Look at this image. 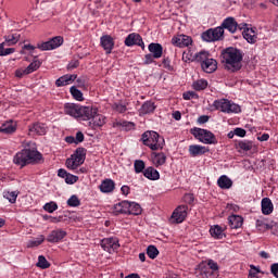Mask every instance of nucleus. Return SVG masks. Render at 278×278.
Segmentation results:
<instances>
[{
  "label": "nucleus",
  "instance_id": "1",
  "mask_svg": "<svg viewBox=\"0 0 278 278\" xmlns=\"http://www.w3.org/2000/svg\"><path fill=\"white\" fill-rule=\"evenodd\" d=\"M225 29L230 34H236V31H238V22L235 17H226L220 26L205 30L202 34V40L205 42H217L218 40H224Z\"/></svg>",
  "mask_w": 278,
  "mask_h": 278
},
{
  "label": "nucleus",
  "instance_id": "2",
  "mask_svg": "<svg viewBox=\"0 0 278 278\" xmlns=\"http://www.w3.org/2000/svg\"><path fill=\"white\" fill-rule=\"evenodd\" d=\"M223 63L227 71L230 73H238L242 68V51L237 48H227L223 51Z\"/></svg>",
  "mask_w": 278,
  "mask_h": 278
},
{
  "label": "nucleus",
  "instance_id": "3",
  "mask_svg": "<svg viewBox=\"0 0 278 278\" xmlns=\"http://www.w3.org/2000/svg\"><path fill=\"white\" fill-rule=\"evenodd\" d=\"M42 160V154L38 152V150L24 149L21 152H17L13 157L14 164L17 166H27V164H31L33 162H38Z\"/></svg>",
  "mask_w": 278,
  "mask_h": 278
},
{
  "label": "nucleus",
  "instance_id": "4",
  "mask_svg": "<svg viewBox=\"0 0 278 278\" xmlns=\"http://www.w3.org/2000/svg\"><path fill=\"white\" fill-rule=\"evenodd\" d=\"M65 114L77 118L78 121H90L92 116V106H83L75 103L65 104Z\"/></svg>",
  "mask_w": 278,
  "mask_h": 278
},
{
  "label": "nucleus",
  "instance_id": "5",
  "mask_svg": "<svg viewBox=\"0 0 278 278\" xmlns=\"http://www.w3.org/2000/svg\"><path fill=\"white\" fill-rule=\"evenodd\" d=\"M141 140L146 147L152 151H157L164 147V138H160V134L155 131H146L141 136Z\"/></svg>",
  "mask_w": 278,
  "mask_h": 278
},
{
  "label": "nucleus",
  "instance_id": "6",
  "mask_svg": "<svg viewBox=\"0 0 278 278\" xmlns=\"http://www.w3.org/2000/svg\"><path fill=\"white\" fill-rule=\"evenodd\" d=\"M214 110H220L224 114H240V105L227 99H219L213 102Z\"/></svg>",
  "mask_w": 278,
  "mask_h": 278
},
{
  "label": "nucleus",
  "instance_id": "7",
  "mask_svg": "<svg viewBox=\"0 0 278 278\" xmlns=\"http://www.w3.org/2000/svg\"><path fill=\"white\" fill-rule=\"evenodd\" d=\"M84 162H86V149L78 148L71 157L66 160L65 164L70 170H77Z\"/></svg>",
  "mask_w": 278,
  "mask_h": 278
},
{
  "label": "nucleus",
  "instance_id": "8",
  "mask_svg": "<svg viewBox=\"0 0 278 278\" xmlns=\"http://www.w3.org/2000/svg\"><path fill=\"white\" fill-rule=\"evenodd\" d=\"M191 134L194 136V138H197V140L203 142V144H216V142H218L216 140V136L207 129L192 128Z\"/></svg>",
  "mask_w": 278,
  "mask_h": 278
},
{
  "label": "nucleus",
  "instance_id": "9",
  "mask_svg": "<svg viewBox=\"0 0 278 278\" xmlns=\"http://www.w3.org/2000/svg\"><path fill=\"white\" fill-rule=\"evenodd\" d=\"M62 45H64V38L56 36L48 41L38 43L37 49H40V51H53V49H58V47H62Z\"/></svg>",
  "mask_w": 278,
  "mask_h": 278
},
{
  "label": "nucleus",
  "instance_id": "10",
  "mask_svg": "<svg viewBox=\"0 0 278 278\" xmlns=\"http://www.w3.org/2000/svg\"><path fill=\"white\" fill-rule=\"evenodd\" d=\"M101 247L103 251H106L108 253H114V251H118V249H121L118 239L114 237L102 239Z\"/></svg>",
  "mask_w": 278,
  "mask_h": 278
},
{
  "label": "nucleus",
  "instance_id": "11",
  "mask_svg": "<svg viewBox=\"0 0 278 278\" xmlns=\"http://www.w3.org/2000/svg\"><path fill=\"white\" fill-rule=\"evenodd\" d=\"M98 112L99 110L92 108V114L89 116V125L93 129H96V127H103L105 123V116L99 114Z\"/></svg>",
  "mask_w": 278,
  "mask_h": 278
},
{
  "label": "nucleus",
  "instance_id": "12",
  "mask_svg": "<svg viewBox=\"0 0 278 278\" xmlns=\"http://www.w3.org/2000/svg\"><path fill=\"white\" fill-rule=\"evenodd\" d=\"M126 47H141L142 51H144V41L142 37L136 33L129 34L125 39Z\"/></svg>",
  "mask_w": 278,
  "mask_h": 278
},
{
  "label": "nucleus",
  "instance_id": "13",
  "mask_svg": "<svg viewBox=\"0 0 278 278\" xmlns=\"http://www.w3.org/2000/svg\"><path fill=\"white\" fill-rule=\"evenodd\" d=\"M188 216V205H179L172 214L173 220L175 223H184Z\"/></svg>",
  "mask_w": 278,
  "mask_h": 278
},
{
  "label": "nucleus",
  "instance_id": "14",
  "mask_svg": "<svg viewBox=\"0 0 278 278\" xmlns=\"http://www.w3.org/2000/svg\"><path fill=\"white\" fill-rule=\"evenodd\" d=\"M172 45L174 47H190L192 45V38L188 35H178L172 38Z\"/></svg>",
  "mask_w": 278,
  "mask_h": 278
},
{
  "label": "nucleus",
  "instance_id": "15",
  "mask_svg": "<svg viewBox=\"0 0 278 278\" xmlns=\"http://www.w3.org/2000/svg\"><path fill=\"white\" fill-rule=\"evenodd\" d=\"M66 238V231L62 229L52 230L49 236L47 237V241L51 242L52 244H55L58 242H61V240H64Z\"/></svg>",
  "mask_w": 278,
  "mask_h": 278
},
{
  "label": "nucleus",
  "instance_id": "16",
  "mask_svg": "<svg viewBox=\"0 0 278 278\" xmlns=\"http://www.w3.org/2000/svg\"><path fill=\"white\" fill-rule=\"evenodd\" d=\"M101 47L104 49L106 54L112 53V49H114V38L110 35H104L100 38Z\"/></svg>",
  "mask_w": 278,
  "mask_h": 278
},
{
  "label": "nucleus",
  "instance_id": "17",
  "mask_svg": "<svg viewBox=\"0 0 278 278\" xmlns=\"http://www.w3.org/2000/svg\"><path fill=\"white\" fill-rule=\"evenodd\" d=\"M30 136H45L47 134V126L42 123H35L28 129Z\"/></svg>",
  "mask_w": 278,
  "mask_h": 278
},
{
  "label": "nucleus",
  "instance_id": "18",
  "mask_svg": "<svg viewBox=\"0 0 278 278\" xmlns=\"http://www.w3.org/2000/svg\"><path fill=\"white\" fill-rule=\"evenodd\" d=\"M210 149H207L204 146L199 144H192L189 146V153L191 157H197L198 155H205V153H208Z\"/></svg>",
  "mask_w": 278,
  "mask_h": 278
},
{
  "label": "nucleus",
  "instance_id": "19",
  "mask_svg": "<svg viewBox=\"0 0 278 278\" xmlns=\"http://www.w3.org/2000/svg\"><path fill=\"white\" fill-rule=\"evenodd\" d=\"M76 79H77V75L66 74L64 76H61L59 79H56L55 86L58 88H62V86H68L70 84H73V81Z\"/></svg>",
  "mask_w": 278,
  "mask_h": 278
},
{
  "label": "nucleus",
  "instance_id": "20",
  "mask_svg": "<svg viewBox=\"0 0 278 278\" xmlns=\"http://www.w3.org/2000/svg\"><path fill=\"white\" fill-rule=\"evenodd\" d=\"M148 49L155 60H160L164 53V48L160 43L152 42L148 46Z\"/></svg>",
  "mask_w": 278,
  "mask_h": 278
},
{
  "label": "nucleus",
  "instance_id": "21",
  "mask_svg": "<svg viewBox=\"0 0 278 278\" xmlns=\"http://www.w3.org/2000/svg\"><path fill=\"white\" fill-rule=\"evenodd\" d=\"M201 68L204 71V73H214V71L218 68V63L216 60L210 58L201 64Z\"/></svg>",
  "mask_w": 278,
  "mask_h": 278
},
{
  "label": "nucleus",
  "instance_id": "22",
  "mask_svg": "<svg viewBox=\"0 0 278 278\" xmlns=\"http://www.w3.org/2000/svg\"><path fill=\"white\" fill-rule=\"evenodd\" d=\"M242 36L250 45H255L257 42V35L253 28H244Z\"/></svg>",
  "mask_w": 278,
  "mask_h": 278
},
{
  "label": "nucleus",
  "instance_id": "23",
  "mask_svg": "<svg viewBox=\"0 0 278 278\" xmlns=\"http://www.w3.org/2000/svg\"><path fill=\"white\" fill-rule=\"evenodd\" d=\"M114 188H116V184L110 178L104 179L100 185V191L105 194L114 192Z\"/></svg>",
  "mask_w": 278,
  "mask_h": 278
},
{
  "label": "nucleus",
  "instance_id": "24",
  "mask_svg": "<svg viewBox=\"0 0 278 278\" xmlns=\"http://www.w3.org/2000/svg\"><path fill=\"white\" fill-rule=\"evenodd\" d=\"M243 223L244 219L240 215H231L228 217V224L230 229H240Z\"/></svg>",
  "mask_w": 278,
  "mask_h": 278
},
{
  "label": "nucleus",
  "instance_id": "25",
  "mask_svg": "<svg viewBox=\"0 0 278 278\" xmlns=\"http://www.w3.org/2000/svg\"><path fill=\"white\" fill-rule=\"evenodd\" d=\"M114 214H129V201H122L114 205Z\"/></svg>",
  "mask_w": 278,
  "mask_h": 278
},
{
  "label": "nucleus",
  "instance_id": "26",
  "mask_svg": "<svg viewBox=\"0 0 278 278\" xmlns=\"http://www.w3.org/2000/svg\"><path fill=\"white\" fill-rule=\"evenodd\" d=\"M262 213L265 215V216H268L269 214H273V201H270V198H264L262 200Z\"/></svg>",
  "mask_w": 278,
  "mask_h": 278
},
{
  "label": "nucleus",
  "instance_id": "27",
  "mask_svg": "<svg viewBox=\"0 0 278 278\" xmlns=\"http://www.w3.org/2000/svg\"><path fill=\"white\" fill-rule=\"evenodd\" d=\"M217 186L222 188V190H229L231 186H233V181L227 177V175H223L217 179Z\"/></svg>",
  "mask_w": 278,
  "mask_h": 278
},
{
  "label": "nucleus",
  "instance_id": "28",
  "mask_svg": "<svg viewBox=\"0 0 278 278\" xmlns=\"http://www.w3.org/2000/svg\"><path fill=\"white\" fill-rule=\"evenodd\" d=\"M143 176L151 181H157L160 179V172L153 167H148L143 170Z\"/></svg>",
  "mask_w": 278,
  "mask_h": 278
},
{
  "label": "nucleus",
  "instance_id": "29",
  "mask_svg": "<svg viewBox=\"0 0 278 278\" xmlns=\"http://www.w3.org/2000/svg\"><path fill=\"white\" fill-rule=\"evenodd\" d=\"M14 131H16V123L12 121L3 123L0 127L2 134H14Z\"/></svg>",
  "mask_w": 278,
  "mask_h": 278
},
{
  "label": "nucleus",
  "instance_id": "30",
  "mask_svg": "<svg viewBox=\"0 0 278 278\" xmlns=\"http://www.w3.org/2000/svg\"><path fill=\"white\" fill-rule=\"evenodd\" d=\"M210 233L212 238H215L216 240H223V238H225V232H223V227L218 225L211 227Z\"/></svg>",
  "mask_w": 278,
  "mask_h": 278
},
{
  "label": "nucleus",
  "instance_id": "31",
  "mask_svg": "<svg viewBox=\"0 0 278 278\" xmlns=\"http://www.w3.org/2000/svg\"><path fill=\"white\" fill-rule=\"evenodd\" d=\"M21 40V35L18 33L10 34L4 36V42L8 47H12V45H16Z\"/></svg>",
  "mask_w": 278,
  "mask_h": 278
},
{
  "label": "nucleus",
  "instance_id": "32",
  "mask_svg": "<svg viewBox=\"0 0 278 278\" xmlns=\"http://www.w3.org/2000/svg\"><path fill=\"white\" fill-rule=\"evenodd\" d=\"M128 214L140 216V214H142V207L136 202H129Z\"/></svg>",
  "mask_w": 278,
  "mask_h": 278
},
{
  "label": "nucleus",
  "instance_id": "33",
  "mask_svg": "<svg viewBox=\"0 0 278 278\" xmlns=\"http://www.w3.org/2000/svg\"><path fill=\"white\" fill-rule=\"evenodd\" d=\"M154 111H155V104L151 101L144 102L139 110L140 114H151V112H154Z\"/></svg>",
  "mask_w": 278,
  "mask_h": 278
},
{
  "label": "nucleus",
  "instance_id": "34",
  "mask_svg": "<svg viewBox=\"0 0 278 278\" xmlns=\"http://www.w3.org/2000/svg\"><path fill=\"white\" fill-rule=\"evenodd\" d=\"M207 266L208 267H203L201 269L202 277H205V271L204 270H210L211 273H216L218 270V263L214 262V260H208L207 261Z\"/></svg>",
  "mask_w": 278,
  "mask_h": 278
},
{
  "label": "nucleus",
  "instance_id": "35",
  "mask_svg": "<svg viewBox=\"0 0 278 278\" xmlns=\"http://www.w3.org/2000/svg\"><path fill=\"white\" fill-rule=\"evenodd\" d=\"M153 164L164 166V164H166V154H164V152L154 154Z\"/></svg>",
  "mask_w": 278,
  "mask_h": 278
},
{
  "label": "nucleus",
  "instance_id": "36",
  "mask_svg": "<svg viewBox=\"0 0 278 278\" xmlns=\"http://www.w3.org/2000/svg\"><path fill=\"white\" fill-rule=\"evenodd\" d=\"M114 127H122L125 131H131L136 127V124L132 122H117L114 124Z\"/></svg>",
  "mask_w": 278,
  "mask_h": 278
},
{
  "label": "nucleus",
  "instance_id": "37",
  "mask_svg": "<svg viewBox=\"0 0 278 278\" xmlns=\"http://www.w3.org/2000/svg\"><path fill=\"white\" fill-rule=\"evenodd\" d=\"M70 92L76 101H84V93L77 87H71Z\"/></svg>",
  "mask_w": 278,
  "mask_h": 278
},
{
  "label": "nucleus",
  "instance_id": "38",
  "mask_svg": "<svg viewBox=\"0 0 278 278\" xmlns=\"http://www.w3.org/2000/svg\"><path fill=\"white\" fill-rule=\"evenodd\" d=\"M147 255L150 257V260H155L157 255H160V250L155 245H149L147 248Z\"/></svg>",
  "mask_w": 278,
  "mask_h": 278
},
{
  "label": "nucleus",
  "instance_id": "39",
  "mask_svg": "<svg viewBox=\"0 0 278 278\" xmlns=\"http://www.w3.org/2000/svg\"><path fill=\"white\" fill-rule=\"evenodd\" d=\"M42 63H40V61L35 60L33 61L27 67H26V73L28 75H31V73H34L35 71H38L40 68V65Z\"/></svg>",
  "mask_w": 278,
  "mask_h": 278
},
{
  "label": "nucleus",
  "instance_id": "40",
  "mask_svg": "<svg viewBox=\"0 0 278 278\" xmlns=\"http://www.w3.org/2000/svg\"><path fill=\"white\" fill-rule=\"evenodd\" d=\"M193 90H205L207 88V80L199 79L192 85Z\"/></svg>",
  "mask_w": 278,
  "mask_h": 278
},
{
  "label": "nucleus",
  "instance_id": "41",
  "mask_svg": "<svg viewBox=\"0 0 278 278\" xmlns=\"http://www.w3.org/2000/svg\"><path fill=\"white\" fill-rule=\"evenodd\" d=\"M194 58L202 65L210 59V53L201 51L200 53L195 54Z\"/></svg>",
  "mask_w": 278,
  "mask_h": 278
},
{
  "label": "nucleus",
  "instance_id": "42",
  "mask_svg": "<svg viewBox=\"0 0 278 278\" xmlns=\"http://www.w3.org/2000/svg\"><path fill=\"white\" fill-rule=\"evenodd\" d=\"M135 173L140 174L144 173L146 164L142 160H136L134 163Z\"/></svg>",
  "mask_w": 278,
  "mask_h": 278
},
{
  "label": "nucleus",
  "instance_id": "43",
  "mask_svg": "<svg viewBox=\"0 0 278 278\" xmlns=\"http://www.w3.org/2000/svg\"><path fill=\"white\" fill-rule=\"evenodd\" d=\"M67 205L70 207H79L81 205V201L79 200V198H77V195H72L67 200Z\"/></svg>",
  "mask_w": 278,
  "mask_h": 278
},
{
  "label": "nucleus",
  "instance_id": "44",
  "mask_svg": "<svg viewBox=\"0 0 278 278\" xmlns=\"http://www.w3.org/2000/svg\"><path fill=\"white\" fill-rule=\"evenodd\" d=\"M36 266L38 268L46 269V268H49V266H51V264L47 262V258L43 255H40L38 257V262H37Z\"/></svg>",
  "mask_w": 278,
  "mask_h": 278
},
{
  "label": "nucleus",
  "instance_id": "45",
  "mask_svg": "<svg viewBox=\"0 0 278 278\" xmlns=\"http://www.w3.org/2000/svg\"><path fill=\"white\" fill-rule=\"evenodd\" d=\"M18 198V192L16 191H7L4 192V199H8L11 203H16V199Z\"/></svg>",
  "mask_w": 278,
  "mask_h": 278
},
{
  "label": "nucleus",
  "instance_id": "46",
  "mask_svg": "<svg viewBox=\"0 0 278 278\" xmlns=\"http://www.w3.org/2000/svg\"><path fill=\"white\" fill-rule=\"evenodd\" d=\"M239 149H241L242 151H251V149H253V142L252 141H240L238 143Z\"/></svg>",
  "mask_w": 278,
  "mask_h": 278
},
{
  "label": "nucleus",
  "instance_id": "47",
  "mask_svg": "<svg viewBox=\"0 0 278 278\" xmlns=\"http://www.w3.org/2000/svg\"><path fill=\"white\" fill-rule=\"evenodd\" d=\"M45 212H48L49 214H53L58 210V203L55 202H49L43 205Z\"/></svg>",
  "mask_w": 278,
  "mask_h": 278
},
{
  "label": "nucleus",
  "instance_id": "48",
  "mask_svg": "<svg viewBox=\"0 0 278 278\" xmlns=\"http://www.w3.org/2000/svg\"><path fill=\"white\" fill-rule=\"evenodd\" d=\"M250 271H249V276L248 278H258L257 275H260V273H262V270H260V267H255V265H250Z\"/></svg>",
  "mask_w": 278,
  "mask_h": 278
},
{
  "label": "nucleus",
  "instance_id": "49",
  "mask_svg": "<svg viewBox=\"0 0 278 278\" xmlns=\"http://www.w3.org/2000/svg\"><path fill=\"white\" fill-rule=\"evenodd\" d=\"M45 242V236L40 235L36 240H31L28 242V247H40L41 243Z\"/></svg>",
  "mask_w": 278,
  "mask_h": 278
},
{
  "label": "nucleus",
  "instance_id": "50",
  "mask_svg": "<svg viewBox=\"0 0 278 278\" xmlns=\"http://www.w3.org/2000/svg\"><path fill=\"white\" fill-rule=\"evenodd\" d=\"M256 227L258 231H268V229H270V224H266L263 220L257 219Z\"/></svg>",
  "mask_w": 278,
  "mask_h": 278
},
{
  "label": "nucleus",
  "instance_id": "51",
  "mask_svg": "<svg viewBox=\"0 0 278 278\" xmlns=\"http://www.w3.org/2000/svg\"><path fill=\"white\" fill-rule=\"evenodd\" d=\"M182 98L185 101H190V99H199V94H197L194 91H187L182 93Z\"/></svg>",
  "mask_w": 278,
  "mask_h": 278
},
{
  "label": "nucleus",
  "instance_id": "52",
  "mask_svg": "<svg viewBox=\"0 0 278 278\" xmlns=\"http://www.w3.org/2000/svg\"><path fill=\"white\" fill-rule=\"evenodd\" d=\"M77 181H79V177L73 174H67V176L65 177L66 184L73 185V184H77Z\"/></svg>",
  "mask_w": 278,
  "mask_h": 278
},
{
  "label": "nucleus",
  "instance_id": "53",
  "mask_svg": "<svg viewBox=\"0 0 278 278\" xmlns=\"http://www.w3.org/2000/svg\"><path fill=\"white\" fill-rule=\"evenodd\" d=\"M114 110L118 112L119 114H124V112H127V106L122 103H115L113 105Z\"/></svg>",
  "mask_w": 278,
  "mask_h": 278
},
{
  "label": "nucleus",
  "instance_id": "54",
  "mask_svg": "<svg viewBox=\"0 0 278 278\" xmlns=\"http://www.w3.org/2000/svg\"><path fill=\"white\" fill-rule=\"evenodd\" d=\"M153 62H155V56H153V54L150 53L144 55L143 64L146 66H149V64H153Z\"/></svg>",
  "mask_w": 278,
  "mask_h": 278
},
{
  "label": "nucleus",
  "instance_id": "55",
  "mask_svg": "<svg viewBox=\"0 0 278 278\" xmlns=\"http://www.w3.org/2000/svg\"><path fill=\"white\" fill-rule=\"evenodd\" d=\"M204 275L202 278H217L218 274L211 271L210 269L204 270Z\"/></svg>",
  "mask_w": 278,
  "mask_h": 278
},
{
  "label": "nucleus",
  "instance_id": "56",
  "mask_svg": "<svg viewBox=\"0 0 278 278\" xmlns=\"http://www.w3.org/2000/svg\"><path fill=\"white\" fill-rule=\"evenodd\" d=\"M74 138L76 140V144L84 142V138H85L84 132H81V131L76 132V137H74Z\"/></svg>",
  "mask_w": 278,
  "mask_h": 278
},
{
  "label": "nucleus",
  "instance_id": "57",
  "mask_svg": "<svg viewBox=\"0 0 278 278\" xmlns=\"http://www.w3.org/2000/svg\"><path fill=\"white\" fill-rule=\"evenodd\" d=\"M77 66H79V61H71L67 65V71H73V68H77Z\"/></svg>",
  "mask_w": 278,
  "mask_h": 278
},
{
  "label": "nucleus",
  "instance_id": "58",
  "mask_svg": "<svg viewBox=\"0 0 278 278\" xmlns=\"http://www.w3.org/2000/svg\"><path fill=\"white\" fill-rule=\"evenodd\" d=\"M235 135L239 136V138H244V136H247V130L243 128H236Z\"/></svg>",
  "mask_w": 278,
  "mask_h": 278
},
{
  "label": "nucleus",
  "instance_id": "59",
  "mask_svg": "<svg viewBox=\"0 0 278 278\" xmlns=\"http://www.w3.org/2000/svg\"><path fill=\"white\" fill-rule=\"evenodd\" d=\"M163 66L167 71H173V67L170 66V59L168 58L163 59Z\"/></svg>",
  "mask_w": 278,
  "mask_h": 278
},
{
  "label": "nucleus",
  "instance_id": "60",
  "mask_svg": "<svg viewBox=\"0 0 278 278\" xmlns=\"http://www.w3.org/2000/svg\"><path fill=\"white\" fill-rule=\"evenodd\" d=\"M270 270H271V274L274 275V277L278 278V263H274L270 266Z\"/></svg>",
  "mask_w": 278,
  "mask_h": 278
},
{
  "label": "nucleus",
  "instance_id": "61",
  "mask_svg": "<svg viewBox=\"0 0 278 278\" xmlns=\"http://www.w3.org/2000/svg\"><path fill=\"white\" fill-rule=\"evenodd\" d=\"M269 229L271 230V233H274V236H278V224L277 223H271L269 226Z\"/></svg>",
  "mask_w": 278,
  "mask_h": 278
},
{
  "label": "nucleus",
  "instance_id": "62",
  "mask_svg": "<svg viewBox=\"0 0 278 278\" xmlns=\"http://www.w3.org/2000/svg\"><path fill=\"white\" fill-rule=\"evenodd\" d=\"M182 62H192V55L190 54V52L182 53Z\"/></svg>",
  "mask_w": 278,
  "mask_h": 278
},
{
  "label": "nucleus",
  "instance_id": "63",
  "mask_svg": "<svg viewBox=\"0 0 278 278\" xmlns=\"http://www.w3.org/2000/svg\"><path fill=\"white\" fill-rule=\"evenodd\" d=\"M58 176L61 177L62 179H66V177L68 176V172H66V169H59L58 170Z\"/></svg>",
  "mask_w": 278,
  "mask_h": 278
},
{
  "label": "nucleus",
  "instance_id": "64",
  "mask_svg": "<svg viewBox=\"0 0 278 278\" xmlns=\"http://www.w3.org/2000/svg\"><path fill=\"white\" fill-rule=\"evenodd\" d=\"M24 75H29L28 73H26V68H20V70H16V72H15V76L16 77H23Z\"/></svg>",
  "mask_w": 278,
  "mask_h": 278
}]
</instances>
